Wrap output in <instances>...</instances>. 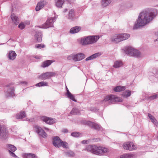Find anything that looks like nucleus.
<instances>
[{"label":"nucleus","instance_id":"c85d7f7f","mask_svg":"<svg viewBox=\"0 0 158 158\" xmlns=\"http://www.w3.org/2000/svg\"><path fill=\"white\" fill-rule=\"evenodd\" d=\"M70 113L73 115H78L80 114V110L77 108L74 107L72 109Z\"/></svg>","mask_w":158,"mask_h":158},{"label":"nucleus","instance_id":"1a4fd4ad","mask_svg":"<svg viewBox=\"0 0 158 158\" xmlns=\"http://www.w3.org/2000/svg\"><path fill=\"white\" fill-rule=\"evenodd\" d=\"M56 18L51 17L48 19L46 22L42 25V28H47L53 27V23L55 21Z\"/></svg>","mask_w":158,"mask_h":158},{"label":"nucleus","instance_id":"f257e3e1","mask_svg":"<svg viewBox=\"0 0 158 158\" xmlns=\"http://www.w3.org/2000/svg\"><path fill=\"white\" fill-rule=\"evenodd\" d=\"M156 15L154 10L152 9H148L143 10L139 14L133 29H138L146 25L152 21Z\"/></svg>","mask_w":158,"mask_h":158},{"label":"nucleus","instance_id":"a211bd4d","mask_svg":"<svg viewBox=\"0 0 158 158\" xmlns=\"http://www.w3.org/2000/svg\"><path fill=\"white\" fill-rule=\"evenodd\" d=\"M35 39L39 42H41L42 40V32L39 31L36 32L35 34Z\"/></svg>","mask_w":158,"mask_h":158},{"label":"nucleus","instance_id":"8fccbe9b","mask_svg":"<svg viewBox=\"0 0 158 158\" xmlns=\"http://www.w3.org/2000/svg\"><path fill=\"white\" fill-rule=\"evenodd\" d=\"M68 131L66 129H64L62 130V132L64 133H67L68 132Z\"/></svg>","mask_w":158,"mask_h":158},{"label":"nucleus","instance_id":"ea45409f","mask_svg":"<svg viewBox=\"0 0 158 158\" xmlns=\"http://www.w3.org/2000/svg\"><path fill=\"white\" fill-rule=\"evenodd\" d=\"M61 146L64 148H67L68 146V143L65 142H64L61 140Z\"/></svg>","mask_w":158,"mask_h":158},{"label":"nucleus","instance_id":"603ef678","mask_svg":"<svg viewBox=\"0 0 158 158\" xmlns=\"http://www.w3.org/2000/svg\"><path fill=\"white\" fill-rule=\"evenodd\" d=\"M66 91H67V92H66V94H68V91L69 92V90L68 89L67 87V86L66 87Z\"/></svg>","mask_w":158,"mask_h":158},{"label":"nucleus","instance_id":"2eb2a0df","mask_svg":"<svg viewBox=\"0 0 158 158\" xmlns=\"http://www.w3.org/2000/svg\"><path fill=\"white\" fill-rule=\"evenodd\" d=\"M52 143L54 146L56 147L59 148L61 146V140L58 136L54 137L53 139Z\"/></svg>","mask_w":158,"mask_h":158},{"label":"nucleus","instance_id":"49530a36","mask_svg":"<svg viewBox=\"0 0 158 158\" xmlns=\"http://www.w3.org/2000/svg\"><path fill=\"white\" fill-rule=\"evenodd\" d=\"M89 142V141L86 140H83L81 141V143L82 144H87Z\"/></svg>","mask_w":158,"mask_h":158},{"label":"nucleus","instance_id":"cd10ccee","mask_svg":"<svg viewBox=\"0 0 158 158\" xmlns=\"http://www.w3.org/2000/svg\"><path fill=\"white\" fill-rule=\"evenodd\" d=\"M123 63L121 60H116L114 63L113 66L115 68H118L122 66Z\"/></svg>","mask_w":158,"mask_h":158},{"label":"nucleus","instance_id":"3c124183","mask_svg":"<svg viewBox=\"0 0 158 158\" xmlns=\"http://www.w3.org/2000/svg\"><path fill=\"white\" fill-rule=\"evenodd\" d=\"M155 34L156 35H158V31ZM158 41V38L157 39H156V40H155V41Z\"/></svg>","mask_w":158,"mask_h":158},{"label":"nucleus","instance_id":"bb28decb","mask_svg":"<svg viewBox=\"0 0 158 158\" xmlns=\"http://www.w3.org/2000/svg\"><path fill=\"white\" fill-rule=\"evenodd\" d=\"M26 117L25 113L24 112H21L19 113L16 114V118L18 119H22Z\"/></svg>","mask_w":158,"mask_h":158},{"label":"nucleus","instance_id":"ddd939ff","mask_svg":"<svg viewBox=\"0 0 158 158\" xmlns=\"http://www.w3.org/2000/svg\"><path fill=\"white\" fill-rule=\"evenodd\" d=\"M0 135L4 139H6L8 137V132L7 127L5 126H0Z\"/></svg>","mask_w":158,"mask_h":158},{"label":"nucleus","instance_id":"f03ea898","mask_svg":"<svg viewBox=\"0 0 158 158\" xmlns=\"http://www.w3.org/2000/svg\"><path fill=\"white\" fill-rule=\"evenodd\" d=\"M83 150L99 156L103 155L108 152V149L105 148L90 145H87Z\"/></svg>","mask_w":158,"mask_h":158},{"label":"nucleus","instance_id":"f8f14e48","mask_svg":"<svg viewBox=\"0 0 158 158\" xmlns=\"http://www.w3.org/2000/svg\"><path fill=\"white\" fill-rule=\"evenodd\" d=\"M123 148L126 150H128L132 151L136 148V146L133 143L127 142L124 143L123 144Z\"/></svg>","mask_w":158,"mask_h":158},{"label":"nucleus","instance_id":"864d4df0","mask_svg":"<svg viewBox=\"0 0 158 158\" xmlns=\"http://www.w3.org/2000/svg\"><path fill=\"white\" fill-rule=\"evenodd\" d=\"M44 129L46 130H48V131L49 130V129H48L46 127H44Z\"/></svg>","mask_w":158,"mask_h":158},{"label":"nucleus","instance_id":"c9c22d12","mask_svg":"<svg viewBox=\"0 0 158 158\" xmlns=\"http://www.w3.org/2000/svg\"><path fill=\"white\" fill-rule=\"evenodd\" d=\"M48 85V83L46 82L42 81L36 84L35 86L37 87H41L44 86H46Z\"/></svg>","mask_w":158,"mask_h":158},{"label":"nucleus","instance_id":"a18cd8bd","mask_svg":"<svg viewBox=\"0 0 158 158\" xmlns=\"http://www.w3.org/2000/svg\"><path fill=\"white\" fill-rule=\"evenodd\" d=\"M9 152L10 155L16 158L17 156L15 155V154L13 152L10 151V150H9Z\"/></svg>","mask_w":158,"mask_h":158},{"label":"nucleus","instance_id":"473e14b6","mask_svg":"<svg viewBox=\"0 0 158 158\" xmlns=\"http://www.w3.org/2000/svg\"><path fill=\"white\" fill-rule=\"evenodd\" d=\"M66 95L69 99L72 100L74 102H77V100L75 99L74 95L72 94L70 92L68 91V94H66Z\"/></svg>","mask_w":158,"mask_h":158},{"label":"nucleus","instance_id":"58836bf2","mask_svg":"<svg viewBox=\"0 0 158 158\" xmlns=\"http://www.w3.org/2000/svg\"><path fill=\"white\" fill-rule=\"evenodd\" d=\"M65 154L68 156H73L74 155V153L71 151H69L66 152Z\"/></svg>","mask_w":158,"mask_h":158},{"label":"nucleus","instance_id":"09e8293b","mask_svg":"<svg viewBox=\"0 0 158 158\" xmlns=\"http://www.w3.org/2000/svg\"><path fill=\"white\" fill-rule=\"evenodd\" d=\"M20 83L21 84H22L27 85V82H26V81H23L20 82Z\"/></svg>","mask_w":158,"mask_h":158},{"label":"nucleus","instance_id":"6e6552de","mask_svg":"<svg viewBox=\"0 0 158 158\" xmlns=\"http://www.w3.org/2000/svg\"><path fill=\"white\" fill-rule=\"evenodd\" d=\"M13 84V83H11L6 85V87L8 88L5 94L6 97H13L15 96V89L13 87L11 86Z\"/></svg>","mask_w":158,"mask_h":158},{"label":"nucleus","instance_id":"9d476101","mask_svg":"<svg viewBox=\"0 0 158 158\" xmlns=\"http://www.w3.org/2000/svg\"><path fill=\"white\" fill-rule=\"evenodd\" d=\"M56 73L53 72H47L40 75L39 77V78L42 80H45L49 79L50 77L55 76Z\"/></svg>","mask_w":158,"mask_h":158},{"label":"nucleus","instance_id":"6e6d98bb","mask_svg":"<svg viewBox=\"0 0 158 158\" xmlns=\"http://www.w3.org/2000/svg\"><path fill=\"white\" fill-rule=\"evenodd\" d=\"M35 58H36V59H38V57H35Z\"/></svg>","mask_w":158,"mask_h":158},{"label":"nucleus","instance_id":"b1692460","mask_svg":"<svg viewBox=\"0 0 158 158\" xmlns=\"http://www.w3.org/2000/svg\"><path fill=\"white\" fill-rule=\"evenodd\" d=\"M11 18L13 22L16 25H17L19 24V19L14 14H11Z\"/></svg>","mask_w":158,"mask_h":158},{"label":"nucleus","instance_id":"c756f323","mask_svg":"<svg viewBox=\"0 0 158 158\" xmlns=\"http://www.w3.org/2000/svg\"><path fill=\"white\" fill-rule=\"evenodd\" d=\"M24 158H37V156L33 153H26L23 155Z\"/></svg>","mask_w":158,"mask_h":158},{"label":"nucleus","instance_id":"412c9836","mask_svg":"<svg viewBox=\"0 0 158 158\" xmlns=\"http://www.w3.org/2000/svg\"><path fill=\"white\" fill-rule=\"evenodd\" d=\"M135 156L134 154L132 153H125L122 155L120 158H135Z\"/></svg>","mask_w":158,"mask_h":158},{"label":"nucleus","instance_id":"37998d69","mask_svg":"<svg viewBox=\"0 0 158 158\" xmlns=\"http://www.w3.org/2000/svg\"><path fill=\"white\" fill-rule=\"evenodd\" d=\"M45 47V45L43 44H36L35 45V47L38 48H41Z\"/></svg>","mask_w":158,"mask_h":158},{"label":"nucleus","instance_id":"20e7f679","mask_svg":"<svg viewBox=\"0 0 158 158\" xmlns=\"http://www.w3.org/2000/svg\"><path fill=\"white\" fill-rule=\"evenodd\" d=\"M99 38V36H89L86 38H82L81 42L83 45H87L96 42Z\"/></svg>","mask_w":158,"mask_h":158},{"label":"nucleus","instance_id":"7ed1b4c3","mask_svg":"<svg viewBox=\"0 0 158 158\" xmlns=\"http://www.w3.org/2000/svg\"><path fill=\"white\" fill-rule=\"evenodd\" d=\"M117 101H120L118 98L114 95H109L105 97L104 99L101 102L103 105L107 106Z\"/></svg>","mask_w":158,"mask_h":158},{"label":"nucleus","instance_id":"6ab92c4d","mask_svg":"<svg viewBox=\"0 0 158 158\" xmlns=\"http://www.w3.org/2000/svg\"><path fill=\"white\" fill-rule=\"evenodd\" d=\"M101 55V54L100 52H97L95 53L92 55L88 57L85 59L86 61H88L90 60L94 59L98 57H99Z\"/></svg>","mask_w":158,"mask_h":158},{"label":"nucleus","instance_id":"a878e982","mask_svg":"<svg viewBox=\"0 0 158 158\" xmlns=\"http://www.w3.org/2000/svg\"><path fill=\"white\" fill-rule=\"evenodd\" d=\"M64 2V0H55V5L58 8H61Z\"/></svg>","mask_w":158,"mask_h":158},{"label":"nucleus","instance_id":"f704fd0d","mask_svg":"<svg viewBox=\"0 0 158 158\" xmlns=\"http://www.w3.org/2000/svg\"><path fill=\"white\" fill-rule=\"evenodd\" d=\"M112 0H102V5L103 6L105 7L109 5Z\"/></svg>","mask_w":158,"mask_h":158},{"label":"nucleus","instance_id":"dca6fc26","mask_svg":"<svg viewBox=\"0 0 158 158\" xmlns=\"http://www.w3.org/2000/svg\"><path fill=\"white\" fill-rule=\"evenodd\" d=\"M41 119L43 121L49 124H53L55 123V120L53 119L45 116L41 117Z\"/></svg>","mask_w":158,"mask_h":158},{"label":"nucleus","instance_id":"72a5a7b5","mask_svg":"<svg viewBox=\"0 0 158 158\" xmlns=\"http://www.w3.org/2000/svg\"><path fill=\"white\" fill-rule=\"evenodd\" d=\"M75 16L74 11L73 9L71 10L69 13L68 19H73Z\"/></svg>","mask_w":158,"mask_h":158},{"label":"nucleus","instance_id":"e433bc0d","mask_svg":"<svg viewBox=\"0 0 158 158\" xmlns=\"http://www.w3.org/2000/svg\"><path fill=\"white\" fill-rule=\"evenodd\" d=\"M131 94V91L129 90H126L123 94L122 95L123 96L125 97H129Z\"/></svg>","mask_w":158,"mask_h":158},{"label":"nucleus","instance_id":"a19ab883","mask_svg":"<svg viewBox=\"0 0 158 158\" xmlns=\"http://www.w3.org/2000/svg\"><path fill=\"white\" fill-rule=\"evenodd\" d=\"M71 135L74 137H78L80 136V134L78 132H73L71 134Z\"/></svg>","mask_w":158,"mask_h":158},{"label":"nucleus","instance_id":"4be33fe9","mask_svg":"<svg viewBox=\"0 0 158 158\" xmlns=\"http://www.w3.org/2000/svg\"><path fill=\"white\" fill-rule=\"evenodd\" d=\"M81 29V27L79 26H76L73 27L70 30V32L72 34H74L77 33Z\"/></svg>","mask_w":158,"mask_h":158},{"label":"nucleus","instance_id":"c03bdc74","mask_svg":"<svg viewBox=\"0 0 158 158\" xmlns=\"http://www.w3.org/2000/svg\"><path fill=\"white\" fill-rule=\"evenodd\" d=\"M18 27L21 29H23L25 27V25L22 23H20L18 26Z\"/></svg>","mask_w":158,"mask_h":158},{"label":"nucleus","instance_id":"de8ad7c7","mask_svg":"<svg viewBox=\"0 0 158 158\" xmlns=\"http://www.w3.org/2000/svg\"><path fill=\"white\" fill-rule=\"evenodd\" d=\"M26 120L27 121H29L31 122H34L35 121V119L33 118H26Z\"/></svg>","mask_w":158,"mask_h":158},{"label":"nucleus","instance_id":"4c0bfd02","mask_svg":"<svg viewBox=\"0 0 158 158\" xmlns=\"http://www.w3.org/2000/svg\"><path fill=\"white\" fill-rule=\"evenodd\" d=\"M8 147L9 149V150H10V151L12 152H15L16 150V147L14 145L8 144Z\"/></svg>","mask_w":158,"mask_h":158},{"label":"nucleus","instance_id":"2f4dec72","mask_svg":"<svg viewBox=\"0 0 158 158\" xmlns=\"http://www.w3.org/2000/svg\"><path fill=\"white\" fill-rule=\"evenodd\" d=\"M125 89V87L119 85L114 88V90L115 92H120L123 91Z\"/></svg>","mask_w":158,"mask_h":158},{"label":"nucleus","instance_id":"423d86ee","mask_svg":"<svg viewBox=\"0 0 158 158\" xmlns=\"http://www.w3.org/2000/svg\"><path fill=\"white\" fill-rule=\"evenodd\" d=\"M85 57V55L82 53H78L77 54H72L67 57L68 60H72L75 62L81 61Z\"/></svg>","mask_w":158,"mask_h":158},{"label":"nucleus","instance_id":"4468645a","mask_svg":"<svg viewBox=\"0 0 158 158\" xmlns=\"http://www.w3.org/2000/svg\"><path fill=\"white\" fill-rule=\"evenodd\" d=\"M85 123L96 130H101L102 129V127L97 123H93L89 121H86Z\"/></svg>","mask_w":158,"mask_h":158},{"label":"nucleus","instance_id":"9b49d317","mask_svg":"<svg viewBox=\"0 0 158 158\" xmlns=\"http://www.w3.org/2000/svg\"><path fill=\"white\" fill-rule=\"evenodd\" d=\"M36 132L42 137L46 138L47 137V134L38 125H35L34 127Z\"/></svg>","mask_w":158,"mask_h":158},{"label":"nucleus","instance_id":"39448f33","mask_svg":"<svg viewBox=\"0 0 158 158\" xmlns=\"http://www.w3.org/2000/svg\"><path fill=\"white\" fill-rule=\"evenodd\" d=\"M130 37L129 34L124 33L116 35L111 38L112 41L117 43L128 39Z\"/></svg>","mask_w":158,"mask_h":158},{"label":"nucleus","instance_id":"5701e85b","mask_svg":"<svg viewBox=\"0 0 158 158\" xmlns=\"http://www.w3.org/2000/svg\"><path fill=\"white\" fill-rule=\"evenodd\" d=\"M53 62L52 60H47L43 62L41 65V67L44 68L48 67Z\"/></svg>","mask_w":158,"mask_h":158},{"label":"nucleus","instance_id":"5fc2aeb1","mask_svg":"<svg viewBox=\"0 0 158 158\" xmlns=\"http://www.w3.org/2000/svg\"><path fill=\"white\" fill-rule=\"evenodd\" d=\"M67 10V9H66L64 10V11H66Z\"/></svg>","mask_w":158,"mask_h":158},{"label":"nucleus","instance_id":"7c9ffc66","mask_svg":"<svg viewBox=\"0 0 158 158\" xmlns=\"http://www.w3.org/2000/svg\"><path fill=\"white\" fill-rule=\"evenodd\" d=\"M158 74V69L157 68H154L152 69L151 71L149 73V75L154 77L156 74Z\"/></svg>","mask_w":158,"mask_h":158},{"label":"nucleus","instance_id":"79ce46f5","mask_svg":"<svg viewBox=\"0 0 158 158\" xmlns=\"http://www.w3.org/2000/svg\"><path fill=\"white\" fill-rule=\"evenodd\" d=\"M158 97V95L157 94H155L150 96L148 97V98L150 100H152Z\"/></svg>","mask_w":158,"mask_h":158},{"label":"nucleus","instance_id":"aec40b11","mask_svg":"<svg viewBox=\"0 0 158 158\" xmlns=\"http://www.w3.org/2000/svg\"><path fill=\"white\" fill-rule=\"evenodd\" d=\"M16 54L13 51H10L9 52L8 57L10 60H14L16 57Z\"/></svg>","mask_w":158,"mask_h":158},{"label":"nucleus","instance_id":"393cba45","mask_svg":"<svg viewBox=\"0 0 158 158\" xmlns=\"http://www.w3.org/2000/svg\"><path fill=\"white\" fill-rule=\"evenodd\" d=\"M148 116L151 120L152 122L156 126L158 125V123L154 116L148 113Z\"/></svg>","mask_w":158,"mask_h":158},{"label":"nucleus","instance_id":"0eeeda50","mask_svg":"<svg viewBox=\"0 0 158 158\" xmlns=\"http://www.w3.org/2000/svg\"><path fill=\"white\" fill-rule=\"evenodd\" d=\"M125 52L126 54L131 56L138 58L140 56V53L138 50L131 47H127L126 48Z\"/></svg>","mask_w":158,"mask_h":158},{"label":"nucleus","instance_id":"f3484780","mask_svg":"<svg viewBox=\"0 0 158 158\" xmlns=\"http://www.w3.org/2000/svg\"><path fill=\"white\" fill-rule=\"evenodd\" d=\"M47 2L45 0L41 1L35 7V10L38 11L47 4Z\"/></svg>","mask_w":158,"mask_h":158}]
</instances>
